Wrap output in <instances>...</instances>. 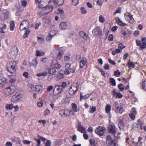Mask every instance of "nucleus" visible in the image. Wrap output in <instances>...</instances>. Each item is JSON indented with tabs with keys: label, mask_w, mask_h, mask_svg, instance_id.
Segmentation results:
<instances>
[{
	"label": "nucleus",
	"mask_w": 146,
	"mask_h": 146,
	"mask_svg": "<svg viewBox=\"0 0 146 146\" xmlns=\"http://www.w3.org/2000/svg\"><path fill=\"white\" fill-rule=\"evenodd\" d=\"M16 63L14 61H11L7 63V67L8 71L11 73H15L16 71Z\"/></svg>",
	"instance_id": "nucleus-1"
},
{
	"label": "nucleus",
	"mask_w": 146,
	"mask_h": 146,
	"mask_svg": "<svg viewBox=\"0 0 146 146\" xmlns=\"http://www.w3.org/2000/svg\"><path fill=\"white\" fill-rule=\"evenodd\" d=\"M106 143L107 146H115L117 144L116 140L112 139L110 135L106 137Z\"/></svg>",
	"instance_id": "nucleus-2"
},
{
	"label": "nucleus",
	"mask_w": 146,
	"mask_h": 146,
	"mask_svg": "<svg viewBox=\"0 0 146 146\" xmlns=\"http://www.w3.org/2000/svg\"><path fill=\"white\" fill-rule=\"evenodd\" d=\"M106 129L105 127L99 126L95 130V132L100 136H103L105 132Z\"/></svg>",
	"instance_id": "nucleus-3"
},
{
	"label": "nucleus",
	"mask_w": 146,
	"mask_h": 146,
	"mask_svg": "<svg viewBox=\"0 0 146 146\" xmlns=\"http://www.w3.org/2000/svg\"><path fill=\"white\" fill-rule=\"evenodd\" d=\"M15 91V88L13 86H9L4 90L5 94L7 96L12 94Z\"/></svg>",
	"instance_id": "nucleus-4"
},
{
	"label": "nucleus",
	"mask_w": 146,
	"mask_h": 146,
	"mask_svg": "<svg viewBox=\"0 0 146 146\" xmlns=\"http://www.w3.org/2000/svg\"><path fill=\"white\" fill-rule=\"evenodd\" d=\"M29 22L26 20H24L21 23L20 25V29L21 30L28 29L29 26Z\"/></svg>",
	"instance_id": "nucleus-5"
},
{
	"label": "nucleus",
	"mask_w": 146,
	"mask_h": 146,
	"mask_svg": "<svg viewBox=\"0 0 146 146\" xmlns=\"http://www.w3.org/2000/svg\"><path fill=\"white\" fill-rule=\"evenodd\" d=\"M124 17L125 19L130 23L134 22V19L132 15L129 13L127 12L125 14Z\"/></svg>",
	"instance_id": "nucleus-6"
},
{
	"label": "nucleus",
	"mask_w": 146,
	"mask_h": 146,
	"mask_svg": "<svg viewBox=\"0 0 146 146\" xmlns=\"http://www.w3.org/2000/svg\"><path fill=\"white\" fill-rule=\"evenodd\" d=\"M63 90V88L61 87L60 86L57 85L56 86L54 89L53 94L54 95L56 96L58 94H60Z\"/></svg>",
	"instance_id": "nucleus-7"
},
{
	"label": "nucleus",
	"mask_w": 146,
	"mask_h": 146,
	"mask_svg": "<svg viewBox=\"0 0 146 146\" xmlns=\"http://www.w3.org/2000/svg\"><path fill=\"white\" fill-rule=\"evenodd\" d=\"M21 97V95L19 93H17L12 96L11 98V100L14 103H17L20 100Z\"/></svg>",
	"instance_id": "nucleus-8"
},
{
	"label": "nucleus",
	"mask_w": 146,
	"mask_h": 146,
	"mask_svg": "<svg viewBox=\"0 0 146 146\" xmlns=\"http://www.w3.org/2000/svg\"><path fill=\"white\" fill-rule=\"evenodd\" d=\"M54 52L56 53V58L58 60H60L62 57L63 51L60 49H56L54 50Z\"/></svg>",
	"instance_id": "nucleus-9"
},
{
	"label": "nucleus",
	"mask_w": 146,
	"mask_h": 146,
	"mask_svg": "<svg viewBox=\"0 0 146 146\" xmlns=\"http://www.w3.org/2000/svg\"><path fill=\"white\" fill-rule=\"evenodd\" d=\"M57 33V31L55 30H51L48 35L46 39L47 41H49L50 40L52 37L56 35Z\"/></svg>",
	"instance_id": "nucleus-10"
},
{
	"label": "nucleus",
	"mask_w": 146,
	"mask_h": 146,
	"mask_svg": "<svg viewBox=\"0 0 146 146\" xmlns=\"http://www.w3.org/2000/svg\"><path fill=\"white\" fill-rule=\"evenodd\" d=\"M92 33L96 36L102 35V31L99 27H95L92 31Z\"/></svg>",
	"instance_id": "nucleus-11"
},
{
	"label": "nucleus",
	"mask_w": 146,
	"mask_h": 146,
	"mask_svg": "<svg viewBox=\"0 0 146 146\" xmlns=\"http://www.w3.org/2000/svg\"><path fill=\"white\" fill-rule=\"evenodd\" d=\"M52 7L48 6L43 7L42 11L44 12V13H43V15L48 13L52 10Z\"/></svg>",
	"instance_id": "nucleus-12"
},
{
	"label": "nucleus",
	"mask_w": 146,
	"mask_h": 146,
	"mask_svg": "<svg viewBox=\"0 0 146 146\" xmlns=\"http://www.w3.org/2000/svg\"><path fill=\"white\" fill-rule=\"evenodd\" d=\"M63 77L64 74L63 72L62 71H61L54 76V78L55 80L57 81L60 80L61 79L63 78Z\"/></svg>",
	"instance_id": "nucleus-13"
},
{
	"label": "nucleus",
	"mask_w": 146,
	"mask_h": 146,
	"mask_svg": "<svg viewBox=\"0 0 146 146\" xmlns=\"http://www.w3.org/2000/svg\"><path fill=\"white\" fill-rule=\"evenodd\" d=\"M60 114L63 117H65L68 115V111L64 109H62L59 111Z\"/></svg>",
	"instance_id": "nucleus-14"
},
{
	"label": "nucleus",
	"mask_w": 146,
	"mask_h": 146,
	"mask_svg": "<svg viewBox=\"0 0 146 146\" xmlns=\"http://www.w3.org/2000/svg\"><path fill=\"white\" fill-rule=\"evenodd\" d=\"M56 60L55 59H53L52 60V63L51 65L53 68H56V69H59L61 67V65L59 64L56 63Z\"/></svg>",
	"instance_id": "nucleus-15"
},
{
	"label": "nucleus",
	"mask_w": 146,
	"mask_h": 146,
	"mask_svg": "<svg viewBox=\"0 0 146 146\" xmlns=\"http://www.w3.org/2000/svg\"><path fill=\"white\" fill-rule=\"evenodd\" d=\"M87 62V60L86 58L84 57H82L81 61L80 62V68H83Z\"/></svg>",
	"instance_id": "nucleus-16"
},
{
	"label": "nucleus",
	"mask_w": 146,
	"mask_h": 146,
	"mask_svg": "<svg viewBox=\"0 0 146 146\" xmlns=\"http://www.w3.org/2000/svg\"><path fill=\"white\" fill-rule=\"evenodd\" d=\"M18 53L17 48L16 47L13 48L12 50L9 53L14 57H15Z\"/></svg>",
	"instance_id": "nucleus-17"
},
{
	"label": "nucleus",
	"mask_w": 146,
	"mask_h": 146,
	"mask_svg": "<svg viewBox=\"0 0 146 146\" xmlns=\"http://www.w3.org/2000/svg\"><path fill=\"white\" fill-rule=\"evenodd\" d=\"M108 129L109 132L110 133H112L114 135V136L115 137H116L115 135V134L116 133V131L115 129V126H113L111 125H109L108 127Z\"/></svg>",
	"instance_id": "nucleus-18"
},
{
	"label": "nucleus",
	"mask_w": 146,
	"mask_h": 146,
	"mask_svg": "<svg viewBox=\"0 0 146 146\" xmlns=\"http://www.w3.org/2000/svg\"><path fill=\"white\" fill-rule=\"evenodd\" d=\"M80 36L86 40H87L89 38L88 36L83 31H81L79 32Z\"/></svg>",
	"instance_id": "nucleus-19"
},
{
	"label": "nucleus",
	"mask_w": 146,
	"mask_h": 146,
	"mask_svg": "<svg viewBox=\"0 0 146 146\" xmlns=\"http://www.w3.org/2000/svg\"><path fill=\"white\" fill-rule=\"evenodd\" d=\"M142 138L141 137H139L138 138L137 142L133 141V143L135 146H141L142 145V142L141 141Z\"/></svg>",
	"instance_id": "nucleus-20"
},
{
	"label": "nucleus",
	"mask_w": 146,
	"mask_h": 146,
	"mask_svg": "<svg viewBox=\"0 0 146 146\" xmlns=\"http://www.w3.org/2000/svg\"><path fill=\"white\" fill-rule=\"evenodd\" d=\"M60 28L62 29H66L68 28L66 22H62L59 25Z\"/></svg>",
	"instance_id": "nucleus-21"
},
{
	"label": "nucleus",
	"mask_w": 146,
	"mask_h": 146,
	"mask_svg": "<svg viewBox=\"0 0 146 146\" xmlns=\"http://www.w3.org/2000/svg\"><path fill=\"white\" fill-rule=\"evenodd\" d=\"M115 20L117 23L120 26H125L126 25V24L122 22L118 17H116L115 18Z\"/></svg>",
	"instance_id": "nucleus-22"
},
{
	"label": "nucleus",
	"mask_w": 146,
	"mask_h": 146,
	"mask_svg": "<svg viewBox=\"0 0 146 146\" xmlns=\"http://www.w3.org/2000/svg\"><path fill=\"white\" fill-rule=\"evenodd\" d=\"M118 125L119 127L120 130H123V129L124 127V123L122 120L121 119H119Z\"/></svg>",
	"instance_id": "nucleus-23"
},
{
	"label": "nucleus",
	"mask_w": 146,
	"mask_h": 146,
	"mask_svg": "<svg viewBox=\"0 0 146 146\" xmlns=\"http://www.w3.org/2000/svg\"><path fill=\"white\" fill-rule=\"evenodd\" d=\"M38 64V62L36 58H35L32 60L31 63H30V66H34L35 68Z\"/></svg>",
	"instance_id": "nucleus-24"
},
{
	"label": "nucleus",
	"mask_w": 146,
	"mask_h": 146,
	"mask_svg": "<svg viewBox=\"0 0 146 146\" xmlns=\"http://www.w3.org/2000/svg\"><path fill=\"white\" fill-rule=\"evenodd\" d=\"M70 66L71 65L69 64H67L66 65V70L64 72V73L68 75L70 74L69 70L70 68Z\"/></svg>",
	"instance_id": "nucleus-25"
},
{
	"label": "nucleus",
	"mask_w": 146,
	"mask_h": 146,
	"mask_svg": "<svg viewBox=\"0 0 146 146\" xmlns=\"http://www.w3.org/2000/svg\"><path fill=\"white\" fill-rule=\"evenodd\" d=\"M64 2V0H54L53 1L54 4L58 5V6L62 5Z\"/></svg>",
	"instance_id": "nucleus-26"
},
{
	"label": "nucleus",
	"mask_w": 146,
	"mask_h": 146,
	"mask_svg": "<svg viewBox=\"0 0 146 146\" xmlns=\"http://www.w3.org/2000/svg\"><path fill=\"white\" fill-rule=\"evenodd\" d=\"M37 41L38 43H42L44 42V37L41 35H39L37 36Z\"/></svg>",
	"instance_id": "nucleus-27"
},
{
	"label": "nucleus",
	"mask_w": 146,
	"mask_h": 146,
	"mask_svg": "<svg viewBox=\"0 0 146 146\" xmlns=\"http://www.w3.org/2000/svg\"><path fill=\"white\" fill-rule=\"evenodd\" d=\"M86 129L83 126H82L80 123L78 125V130L82 133H84Z\"/></svg>",
	"instance_id": "nucleus-28"
},
{
	"label": "nucleus",
	"mask_w": 146,
	"mask_h": 146,
	"mask_svg": "<svg viewBox=\"0 0 146 146\" xmlns=\"http://www.w3.org/2000/svg\"><path fill=\"white\" fill-rule=\"evenodd\" d=\"M14 106L13 104H6L5 105V108L7 110H11L13 109L14 108Z\"/></svg>",
	"instance_id": "nucleus-29"
},
{
	"label": "nucleus",
	"mask_w": 146,
	"mask_h": 146,
	"mask_svg": "<svg viewBox=\"0 0 146 146\" xmlns=\"http://www.w3.org/2000/svg\"><path fill=\"white\" fill-rule=\"evenodd\" d=\"M42 87H43L42 86L40 85H37L35 87V90L36 92H40L42 89Z\"/></svg>",
	"instance_id": "nucleus-30"
},
{
	"label": "nucleus",
	"mask_w": 146,
	"mask_h": 146,
	"mask_svg": "<svg viewBox=\"0 0 146 146\" xmlns=\"http://www.w3.org/2000/svg\"><path fill=\"white\" fill-rule=\"evenodd\" d=\"M72 110L75 112H77L78 111L77 105L75 103H73L72 104Z\"/></svg>",
	"instance_id": "nucleus-31"
},
{
	"label": "nucleus",
	"mask_w": 146,
	"mask_h": 146,
	"mask_svg": "<svg viewBox=\"0 0 146 146\" xmlns=\"http://www.w3.org/2000/svg\"><path fill=\"white\" fill-rule=\"evenodd\" d=\"M48 72L51 74L54 75L56 73V71L54 69L50 68L48 69Z\"/></svg>",
	"instance_id": "nucleus-32"
},
{
	"label": "nucleus",
	"mask_w": 146,
	"mask_h": 146,
	"mask_svg": "<svg viewBox=\"0 0 146 146\" xmlns=\"http://www.w3.org/2000/svg\"><path fill=\"white\" fill-rule=\"evenodd\" d=\"M44 54V52L41 51L37 50L36 51V55L38 56H43Z\"/></svg>",
	"instance_id": "nucleus-33"
},
{
	"label": "nucleus",
	"mask_w": 146,
	"mask_h": 146,
	"mask_svg": "<svg viewBox=\"0 0 146 146\" xmlns=\"http://www.w3.org/2000/svg\"><path fill=\"white\" fill-rule=\"evenodd\" d=\"M110 84L113 86L116 85L115 81V80L112 78H111L110 79Z\"/></svg>",
	"instance_id": "nucleus-34"
},
{
	"label": "nucleus",
	"mask_w": 146,
	"mask_h": 146,
	"mask_svg": "<svg viewBox=\"0 0 146 146\" xmlns=\"http://www.w3.org/2000/svg\"><path fill=\"white\" fill-rule=\"evenodd\" d=\"M111 110V106L109 104H107L106 107V111L108 113H110Z\"/></svg>",
	"instance_id": "nucleus-35"
},
{
	"label": "nucleus",
	"mask_w": 146,
	"mask_h": 146,
	"mask_svg": "<svg viewBox=\"0 0 146 146\" xmlns=\"http://www.w3.org/2000/svg\"><path fill=\"white\" fill-rule=\"evenodd\" d=\"M48 73L46 72H42L40 73L37 74L36 75V76L38 77H40L42 76H47Z\"/></svg>",
	"instance_id": "nucleus-36"
},
{
	"label": "nucleus",
	"mask_w": 146,
	"mask_h": 146,
	"mask_svg": "<svg viewBox=\"0 0 146 146\" xmlns=\"http://www.w3.org/2000/svg\"><path fill=\"white\" fill-rule=\"evenodd\" d=\"M6 27V25L5 24H4L3 26L1 27L0 29V32L1 33H4L5 31L4 30H5Z\"/></svg>",
	"instance_id": "nucleus-37"
},
{
	"label": "nucleus",
	"mask_w": 146,
	"mask_h": 146,
	"mask_svg": "<svg viewBox=\"0 0 146 146\" xmlns=\"http://www.w3.org/2000/svg\"><path fill=\"white\" fill-rule=\"evenodd\" d=\"M14 23L13 21L10 22V29L11 31H13L15 27Z\"/></svg>",
	"instance_id": "nucleus-38"
},
{
	"label": "nucleus",
	"mask_w": 146,
	"mask_h": 146,
	"mask_svg": "<svg viewBox=\"0 0 146 146\" xmlns=\"http://www.w3.org/2000/svg\"><path fill=\"white\" fill-rule=\"evenodd\" d=\"M69 94L72 96H74V95L76 93V92H74V91L73 90H72V88L70 87V89L69 90Z\"/></svg>",
	"instance_id": "nucleus-39"
},
{
	"label": "nucleus",
	"mask_w": 146,
	"mask_h": 146,
	"mask_svg": "<svg viewBox=\"0 0 146 146\" xmlns=\"http://www.w3.org/2000/svg\"><path fill=\"white\" fill-rule=\"evenodd\" d=\"M119 89L121 91H123L124 89V87L123 84H120L118 85Z\"/></svg>",
	"instance_id": "nucleus-40"
},
{
	"label": "nucleus",
	"mask_w": 146,
	"mask_h": 146,
	"mask_svg": "<svg viewBox=\"0 0 146 146\" xmlns=\"http://www.w3.org/2000/svg\"><path fill=\"white\" fill-rule=\"evenodd\" d=\"M71 87L72 88L73 90L74 91V92H76L78 89V86H75L73 85Z\"/></svg>",
	"instance_id": "nucleus-41"
},
{
	"label": "nucleus",
	"mask_w": 146,
	"mask_h": 146,
	"mask_svg": "<svg viewBox=\"0 0 146 146\" xmlns=\"http://www.w3.org/2000/svg\"><path fill=\"white\" fill-rule=\"evenodd\" d=\"M135 115L133 114V113H131L129 114V116L130 118L132 120H133L135 118Z\"/></svg>",
	"instance_id": "nucleus-42"
},
{
	"label": "nucleus",
	"mask_w": 146,
	"mask_h": 146,
	"mask_svg": "<svg viewBox=\"0 0 146 146\" xmlns=\"http://www.w3.org/2000/svg\"><path fill=\"white\" fill-rule=\"evenodd\" d=\"M89 97V95L88 94H86L83 96L82 95V93L80 94V99L81 100L82 99H86Z\"/></svg>",
	"instance_id": "nucleus-43"
},
{
	"label": "nucleus",
	"mask_w": 146,
	"mask_h": 146,
	"mask_svg": "<svg viewBox=\"0 0 146 146\" xmlns=\"http://www.w3.org/2000/svg\"><path fill=\"white\" fill-rule=\"evenodd\" d=\"M96 110V108L95 107L93 106L92 108H90V113H94Z\"/></svg>",
	"instance_id": "nucleus-44"
},
{
	"label": "nucleus",
	"mask_w": 146,
	"mask_h": 146,
	"mask_svg": "<svg viewBox=\"0 0 146 146\" xmlns=\"http://www.w3.org/2000/svg\"><path fill=\"white\" fill-rule=\"evenodd\" d=\"M1 16L3 17L4 19L8 18V13H4L1 14Z\"/></svg>",
	"instance_id": "nucleus-45"
},
{
	"label": "nucleus",
	"mask_w": 146,
	"mask_h": 146,
	"mask_svg": "<svg viewBox=\"0 0 146 146\" xmlns=\"http://www.w3.org/2000/svg\"><path fill=\"white\" fill-rule=\"evenodd\" d=\"M128 64L129 66L130 67L134 68L135 67V65L133 64V62H131L130 61H129L128 62Z\"/></svg>",
	"instance_id": "nucleus-46"
},
{
	"label": "nucleus",
	"mask_w": 146,
	"mask_h": 146,
	"mask_svg": "<svg viewBox=\"0 0 146 146\" xmlns=\"http://www.w3.org/2000/svg\"><path fill=\"white\" fill-rule=\"evenodd\" d=\"M141 84L143 89L146 91V81H145L142 82Z\"/></svg>",
	"instance_id": "nucleus-47"
},
{
	"label": "nucleus",
	"mask_w": 146,
	"mask_h": 146,
	"mask_svg": "<svg viewBox=\"0 0 146 146\" xmlns=\"http://www.w3.org/2000/svg\"><path fill=\"white\" fill-rule=\"evenodd\" d=\"M123 97V95L119 93H117L114 97L117 98H121Z\"/></svg>",
	"instance_id": "nucleus-48"
},
{
	"label": "nucleus",
	"mask_w": 146,
	"mask_h": 146,
	"mask_svg": "<svg viewBox=\"0 0 146 146\" xmlns=\"http://www.w3.org/2000/svg\"><path fill=\"white\" fill-rule=\"evenodd\" d=\"M54 87L52 86H49L47 89L46 91L47 92H49L54 89Z\"/></svg>",
	"instance_id": "nucleus-49"
},
{
	"label": "nucleus",
	"mask_w": 146,
	"mask_h": 146,
	"mask_svg": "<svg viewBox=\"0 0 146 146\" xmlns=\"http://www.w3.org/2000/svg\"><path fill=\"white\" fill-rule=\"evenodd\" d=\"M58 14H61L62 16H63V15L64 13V12L62 9H58Z\"/></svg>",
	"instance_id": "nucleus-50"
},
{
	"label": "nucleus",
	"mask_w": 146,
	"mask_h": 146,
	"mask_svg": "<svg viewBox=\"0 0 146 146\" xmlns=\"http://www.w3.org/2000/svg\"><path fill=\"white\" fill-rule=\"evenodd\" d=\"M141 48H145L146 47V42H142L141 45Z\"/></svg>",
	"instance_id": "nucleus-51"
},
{
	"label": "nucleus",
	"mask_w": 146,
	"mask_h": 146,
	"mask_svg": "<svg viewBox=\"0 0 146 146\" xmlns=\"http://www.w3.org/2000/svg\"><path fill=\"white\" fill-rule=\"evenodd\" d=\"M120 75V72H119V70H117V71H115L114 72V75L116 77H119Z\"/></svg>",
	"instance_id": "nucleus-52"
},
{
	"label": "nucleus",
	"mask_w": 146,
	"mask_h": 146,
	"mask_svg": "<svg viewBox=\"0 0 146 146\" xmlns=\"http://www.w3.org/2000/svg\"><path fill=\"white\" fill-rule=\"evenodd\" d=\"M28 86L29 88H31L32 90L34 91L35 90V87H34L31 84H28Z\"/></svg>",
	"instance_id": "nucleus-53"
},
{
	"label": "nucleus",
	"mask_w": 146,
	"mask_h": 146,
	"mask_svg": "<svg viewBox=\"0 0 146 146\" xmlns=\"http://www.w3.org/2000/svg\"><path fill=\"white\" fill-rule=\"evenodd\" d=\"M99 21L102 23H104L105 21L104 18L101 15L99 17Z\"/></svg>",
	"instance_id": "nucleus-54"
},
{
	"label": "nucleus",
	"mask_w": 146,
	"mask_h": 146,
	"mask_svg": "<svg viewBox=\"0 0 146 146\" xmlns=\"http://www.w3.org/2000/svg\"><path fill=\"white\" fill-rule=\"evenodd\" d=\"M51 141L49 140L46 141L45 143V146H50L51 145Z\"/></svg>",
	"instance_id": "nucleus-55"
},
{
	"label": "nucleus",
	"mask_w": 146,
	"mask_h": 146,
	"mask_svg": "<svg viewBox=\"0 0 146 146\" xmlns=\"http://www.w3.org/2000/svg\"><path fill=\"white\" fill-rule=\"evenodd\" d=\"M61 86V87L63 88V89L64 88H65L67 86V83L65 82H63L62 83V85H60Z\"/></svg>",
	"instance_id": "nucleus-56"
},
{
	"label": "nucleus",
	"mask_w": 146,
	"mask_h": 146,
	"mask_svg": "<svg viewBox=\"0 0 146 146\" xmlns=\"http://www.w3.org/2000/svg\"><path fill=\"white\" fill-rule=\"evenodd\" d=\"M1 78V81L2 82L3 85L6 82V79L5 78L0 77Z\"/></svg>",
	"instance_id": "nucleus-57"
},
{
	"label": "nucleus",
	"mask_w": 146,
	"mask_h": 146,
	"mask_svg": "<svg viewBox=\"0 0 146 146\" xmlns=\"http://www.w3.org/2000/svg\"><path fill=\"white\" fill-rule=\"evenodd\" d=\"M78 0H72V3L74 6L77 5L78 3Z\"/></svg>",
	"instance_id": "nucleus-58"
},
{
	"label": "nucleus",
	"mask_w": 146,
	"mask_h": 146,
	"mask_svg": "<svg viewBox=\"0 0 146 146\" xmlns=\"http://www.w3.org/2000/svg\"><path fill=\"white\" fill-rule=\"evenodd\" d=\"M125 47V46H123V44L121 43H120L118 45V48L120 49H121L122 50V49L124 48Z\"/></svg>",
	"instance_id": "nucleus-59"
},
{
	"label": "nucleus",
	"mask_w": 146,
	"mask_h": 146,
	"mask_svg": "<svg viewBox=\"0 0 146 146\" xmlns=\"http://www.w3.org/2000/svg\"><path fill=\"white\" fill-rule=\"evenodd\" d=\"M70 55H69L68 56H65L64 57V60L66 61H67L68 60H69L70 58Z\"/></svg>",
	"instance_id": "nucleus-60"
},
{
	"label": "nucleus",
	"mask_w": 146,
	"mask_h": 146,
	"mask_svg": "<svg viewBox=\"0 0 146 146\" xmlns=\"http://www.w3.org/2000/svg\"><path fill=\"white\" fill-rule=\"evenodd\" d=\"M121 8L118 7L116 10V11L113 13V14H115L117 13H121Z\"/></svg>",
	"instance_id": "nucleus-61"
},
{
	"label": "nucleus",
	"mask_w": 146,
	"mask_h": 146,
	"mask_svg": "<svg viewBox=\"0 0 146 146\" xmlns=\"http://www.w3.org/2000/svg\"><path fill=\"white\" fill-rule=\"evenodd\" d=\"M117 112H118L119 113H122L123 112V109L121 107H120L116 110Z\"/></svg>",
	"instance_id": "nucleus-62"
},
{
	"label": "nucleus",
	"mask_w": 146,
	"mask_h": 146,
	"mask_svg": "<svg viewBox=\"0 0 146 146\" xmlns=\"http://www.w3.org/2000/svg\"><path fill=\"white\" fill-rule=\"evenodd\" d=\"M80 10L81 11V13L83 14H86L87 12L86 11L84 7H82L80 9Z\"/></svg>",
	"instance_id": "nucleus-63"
},
{
	"label": "nucleus",
	"mask_w": 146,
	"mask_h": 146,
	"mask_svg": "<svg viewBox=\"0 0 146 146\" xmlns=\"http://www.w3.org/2000/svg\"><path fill=\"white\" fill-rule=\"evenodd\" d=\"M98 4L100 6H102V0H95Z\"/></svg>",
	"instance_id": "nucleus-64"
}]
</instances>
